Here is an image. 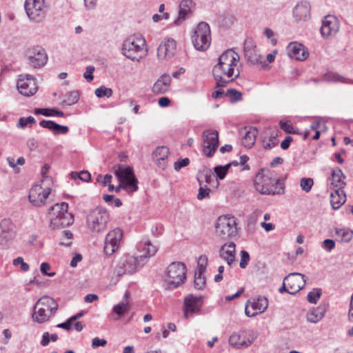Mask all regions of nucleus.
Returning <instances> with one entry per match:
<instances>
[{
	"label": "nucleus",
	"mask_w": 353,
	"mask_h": 353,
	"mask_svg": "<svg viewBox=\"0 0 353 353\" xmlns=\"http://www.w3.org/2000/svg\"><path fill=\"white\" fill-rule=\"evenodd\" d=\"M95 68L92 65H88L86 67V71L83 74V77L88 81L90 82L93 80L94 76H93V72L94 71Z\"/></svg>",
	"instance_id": "obj_61"
},
{
	"label": "nucleus",
	"mask_w": 353,
	"mask_h": 353,
	"mask_svg": "<svg viewBox=\"0 0 353 353\" xmlns=\"http://www.w3.org/2000/svg\"><path fill=\"white\" fill-rule=\"evenodd\" d=\"M244 55L251 65H257L261 63V55L256 49V44L251 38H247L244 41Z\"/></svg>",
	"instance_id": "obj_19"
},
{
	"label": "nucleus",
	"mask_w": 353,
	"mask_h": 353,
	"mask_svg": "<svg viewBox=\"0 0 353 353\" xmlns=\"http://www.w3.org/2000/svg\"><path fill=\"white\" fill-rule=\"evenodd\" d=\"M144 265L141 257L134 256L130 254L123 255L115 268V272L118 276L124 274H133Z\"/></svg>",
	"instance_id": "obj_10"
},
{
	"label": "nucleus",
	"mask_w": 353,
	"mask_h": 353,
	"mask_svg": "<svg viewBox=\"0 0 353 353\" xmlns=\"http://www.w3.org/2000/svg\"><path fill=\"white\" fill-rule=\"evenodd\" d=\"M186 267L183 263L173 262L167 268L166 279L167 290H173L178 288L186 279Z\"/></svg>",
	"instance_id": "obj_6"
},
{
	"label": "nucleus",
	"mask_w": 353,
	"mask_h": 353,
	"mask_svg": "<svg viewBox=\"0 0 353 353\" xmlns=\"http://www.w3.org/2000/svg\"><path fill=\"white\" fill-rule=\"evenodd\" d=\"M345 178L342 170L339 168H336L332 170V183L331 185L335 189H342L345 185L344 179Z\"/></svg>",
	"instance_id": "obj_35"
},
{
	"label": "nucleus",
	"mask_w": 353,
	"mask_h": 353,
	"mask_svg": "<svg viewBox=\"0 0 353 353\" xmlns=\"http://www.w3.org/2000/svg\"><path fill=\"white\" fill-rule=\"evenodd\" d=\"M35 122V119L32 116H29L28 117H21L19 120L17 126L21 128H24L27 126L28 124L34 123Z\"/></svg>",
	"instance_id": "obj_53"
},
{
	"label": "nucleus",
	"mask_w": 353,
	"mask_h": 353,
	"mask_svg": "<svg viewBox=\"0 0 353 353\" xmlns=\"http://www.w3.org/2000/svg\"><path fill=\"white\" fill-rule=\"evenodd\" d=\"M130 310L129 303L127 300H123L119 303L114 305L112 308L111 316L113 319L118 320Z\"/></svg>",
	"instance_id": "obj_36"
},
{
	"label": "nucleus",
	"mask_w": 353,
	"mask_h": 353,
	"mask_svg": "<svg viewBox=\"0 0 353 353\" xmlns=\"http://www.w3.org/2000/svg\"><path fill=\"white\" fill-rule=\"evenodd\" d=\"M123 232L119 228L109 232L105 237L104 252L108 255L112 254L119 248L122 239Z\"/></svg>",
	"instance_id": "obj_16"
},
{
	"label": "nucleus",
	"mask_w": 353,
	"mask_h": 353,
	"mask_svg": "<svg viewBox=\"0 0 353 353\" xmlns=\"http://www.w3.org/2000/svg\"><path fill=\"white\" fill-rule=\"evenodd\" d=\"M74 219L72 214H65V216H50V227L52 230L65 228L73 223Z\"/></svg>",
	"instance_id": "obj_31"
},
{
	"label": "nucleus",
	"mask_w": 353,
	"mask_h": 353,
	"mask_svg": "<svg viewBox=\"0 0 353 353\" xmlns=\"http://www.w3.org/2000/svg\"><path fill=\"white\" fill-rule=\"evenodd\" d=\"M323 80L327 82H342L344 83H352L351 79H345L336 72H327L323 76Z\"/></svg>",
	"instance_id": "obj_40"
},
{
	"label": "nucleus",
	"mask_w": 353,
	"mask_h": 353,
	"mask_svg": "<svg viewBox=\"0 0 353 353\" xmlns=\"http://www.w3.org/2000/svg\"><path fill=\"white\" fill-rule=\"evenodd\" d=\"M106 344H107V341L105 339L95 337L92 339V347L95 349L100 346L104 347Z\"/></svg>",
	"instance_id": "obj_62"
},
{
	"label": "nucleus",
	"mask_w": 353,
	"mask_h": 353,
	"mask_svg": "<svg viewBox=\"0 0 353 353\" xmlns=\"http://www.w3.org/2000/svg\"><path fill=\"white\" fill-rule=\"evenodd\" d=\"M34 113L35 114H42L46 117H51V116H58V117H63L64 113L62 111L56 110V109H50V108H35L34 110Z\"/></svg>",
	"instance_id": "obj_42"
},
{
	"label": "nucleus",
	"mask_w": 353,
	"mask_h": 353,
	"mask_svg": "<svg viewBox=\"0 0 353 353\" xmlns=\"http://www.w3.org/2000/svg\"><path fill=\"white\" fill-rule=\"evenodd\" d=\"M0 227L1 228L0 244L6 245L14 238V225L10 220L3 219L0 223Z\"/></svg>",
	"instance_id": "obj_23"
},
{
	"label": "nucleus",
	"mask_w": 353,
	"mask_h": 353,
	"mask_svg": "<svg viewBox=\"0 0 353 353\" xmlns=\"http://www.w3.org/2000/svg\"><path fill=\"white\" fill-rule=\"evenodd\" d=\"M203 274H199V271H195L194 274V287L197 290H202L205 285V278Z\"/></svg>",
	"instance_id": "obj_49"
},
{
	"label": "nucleus",
	"mask_w": 353,
	"mask_h": 353,
	"mask_svg": "<svg viewBox=\"0 0 353 353\" xmlns=\"http://www.w3.org/2000/svg\"><path fill=\"white\" fill-rule=\"evenodd\" d=\"M50 269V265L48 263L43 262L41 264L40 270L43 275L48 276H54L55 272H48V271Z\"/></svg>",
	"instance_id": "obj_59"
},
{
	"label": "nucleus",
	"mask_w": 353,
	"mask_h": 353,
	"mask_svg": "<svg viewBox=\"0 0 353 353\" xmlns=\"http://www.w3.org/2000/svg\"><path fill=\"white\" fill-rule=\"evenodd\" d=\"M256 336L252 333V338L245 339V331L241 330L239 332H233L232 335L229 338V343L236 348H240L242 347H248L250 346L254 341Z\"/></svg>",
	"instance_id": "obj_22"
},
{
	"label": "nucleus",
	"mask_w": 353,
	"mask_h": 353,
	"mask_svg": "<svg viewBox=\"0 0 353 353\" xmlns=\"http://www.w3.org/2000/svg\"><path fill=\"white\" fill-rule=\"evenodd\" d=\"M147 52L146 41L141 34L130 36L123 43L122 54L132 61H139Z\"/></svg>",
	"instance_id": "obj_2"
},
{
	"label": "nucleus",
	"mask_w": 353,
	"mask_h": 353,
	"mask_svg": "<svg viewBox=\"0 0 353 353\" xmlns=\"http://www.w3.org/2000/svg\"><path fill=\"white\" fill-rule=\"evenodd\" d=\"M335 247V242L332 239H325L322 243V248L327 252H331Z\"/></svg>",
	"instance_id": "obj_60"
},
{
	"label": "nucleus",
	"mask_w": 353,
	"mask_h": 353,
	"mask_svg": "<svg viewBox=\"0 0 353 353\" xmlns=\"http://www.w3.org/2000/svg\"><path fill=\"white\" fill-rule=\"evenodd\" d=\"M216 174V179H223L228 172H225V169H223V165H216L214 168Z\"/></svg>",
	"instance_id": "obj_58"
},
{
	"label": "nucleus",
	"mask_w": 353,
	"mask_h": 353,
	"mask_svg": "<svg viewBox=\"0 0 353 353\" xmlns=\"http://www.w3.org/2000/svg\"><path fill=\"white\" fill-rule=\"evenodd\" d=\"M28 64L34 68L43 67L48 61L46 50L40 46L30 48L28 51Z\"/></svg>",
	"instance_id": "obj_14"
},
{
	"label": "nucleus",
	"mask_w": 353,
	"mask_h": 353,
	"mask_svg": "<svg viewBox=\"0 0 353 353\" xmlns=\"http://www.w3.org/2000/svg\"><path fill=\"white\" fill-rule=\"evenodd\" d=\"M137 249L142 253L137 256L141 257L144 263L146 261V259L154 256L158 250L157 247L152 244L148 240H143L140 241L137 245Z\"/></svg>",
	"instance_id": "obj_26"
},
{
	"label": "nucleus",
	"mask_w": 353,
	"mask_h": 353,
	"mask_svg": "<svg viewBox=\"0 0 353 353\" xmlns=\"http://www.w3.org/2000/svg\"><path fill=\"white\" fill-rule=\"evenodd\" d=\"M223 75L224 74H222L221 73L213 72L214 78L216 81L215 86L216 88H223L227 86V85L230 82H232L234 79H236L238 77V76L239 75V72L235 76L234 78L230 77L229 78L230 79H225V77H223Z\"/></svg>",
	"instance_id": "obj_41"
},
{
	"label": "nucleus",
	"mask_w": 353,
	"mask_h": 353,
	"mask_svg": "<svg viewBox=\"0 0 353 353\" xmlns=\"http://www.w3.org/2000/svg\"><path fill=\"white\" fill-rule=\"evenodd\" d=\"M310 11V4L306 1H301L294 8V18L298 21H307L311 18Z\"/></svg>",
	"instance_id": "obj_20"
},
{
	"label": "nucleus",
	"mask_w": 353,
	"mask_h": 353,
	"mask_svg": "<svg viewBox=\"0 0 353 353\" xmlns=\"http://www.w3.org/2000/svg\"><path fill=\"white\" fill-rule=\"evenodd\" d=\"M339 30V23H322L320 32L323 37L328 39L334 36Z\"/></svg>",
	"instance_id": "obj_38"
},
{
	"label": "nucleus",
	"mask_w": 353,
	"mask_h": 353,
	"mask_svg": "<svg viewBox=\"0 0 353 353\" xmlns=\"http://www.w3.org/2000/svg\"><path fill=\"white\" fill-rule=\"evenodd\" d=\"M114 174L120 183L119 186L114 187L117 192H119L121 188L128 192H134L137 190L138 181L130 167L119 165L118 168L114 171Z\"/></svg>",
	"instance_id": "obj_3"
},
{
	"label": "nucleus",
	"mask_w": 353,
	"mask_h": 353,
	"mask_svg": "<svg viewBox=\"0 0 353 353\" xmlns=\"http://www.w3.org/2000/svg\"><path fill=\"white\" fill-rule=\"evenodd\" d=\"M336 235L341 239V241L349 242L352 239V232L346 228H336L335 229Z\"/></svg>",
	"instance_id": "obj_44"
},
{
	"label": "nucleus",
	"mask_w": 353,
	"mask_h": 353,
	"mask_svg": "<svg viewBox=\"0 0 353 353\" xmlns=\"http://www.w3.org/2000/svg\"><path fill=\"white\" fill-rule=\"evenodd\" d=\"M251 307L254 312L251 311L248 308L246 305L245 312L249 317H253L259 313L263 312L268 306V301L265 296H259L257 299L254 300L251 303Z\"/></svg>",
	"instance_id": "obj_25"
},
{
	"label": "nucleus",
	"mask_w": 353,
	"mask_h": 353,
	"mask_svg": "<svg viewBox=\"0 0 353 353\" xmlns=\"http://www.w3.org/2000/svg\"><path fill=\"white\" fill-rule=\"evenodd\" d=\"M236 225L234 216H220L215 223L216 235L222 239L234 237L238 233Z\"/></svg>",
	"instance_id": "obj_7"
},
{
	"label": "nucleus",
	"mask_w": 353,
	"mask_h": 353,
	"mask_svg": "<svg viewBox=\"0 0 353 353\" xmlns=\"http://www.w3.org/2000/svg\"><path fill=\"white\" fill-rule=\"evenodd\" d=\"M68 204L65 202L56 203L48 210L50 216H65V214H71L68 212Z\"/></svg>",
	"instance_id": "obj_37"
},
{
	"label": "nucleus",
	"mask_w": 353,
	"mask_h": 353,
	"mask_svg": "<svg viewBox=\"0 0 353 353\" xmlns=\"http://www.w3.org/2000/svg\"><path fill=\"white\" fill-rule=\"evenodd\" d=\"M322 294L321 289L316 288L307 295V301L310 303H316Z\"/></svg>",
	"instance_id": "obj_48"
},
{
	"label": "nucleus",
	"mask_w": 353,
	"mask_h": 353,
	"mask_svg": "<svg viewBox=\"0 0 353 353\" xmlns=\"http://www.w3.org/2000/svg\"><path fill=\"white\" fill-rule=\"evenodd\" d=\"M225 97H228L231 101V102H236L240 101L242 97V94L239 91L236 90L235 89H229L225 93Z\"/></svg>",
	"instance_id": "obj_50"
},
{
	"label": "nucleus",
	"mask_w": 353,
	"mask_h": 353,
	"mask_svg": "<svg viewBox=\"0 0 353 353\" xmlns=\"http://www.w3.org/2000/svg\"><path fill=\"white\" fill-rule=\"evenodd\" d=\"M203 152L208 157H212L219 146V133L216 130H206L202 134Z\"/></svg>",
	"instance_id": "obj_12"
},
{
	"label": "nucleus",
	"mask_w": 353,
	"mask_h": 353,
	"mask_svg": "<svg viewBox=\"0 0 353 353\" xmlns=\"http://www.w3.org/2000/svg\"><path fill=\"white\" fill-rule=\"evenodd\" d=\"M239 55L232 50L225 51L219 58L218 63L214 67L212 72L221 73L228 78L232 77L234 67L239 61Z\"/></svg>",
	"instance_id": "obj_5"
},
{
	"label": "nucleus",
	"mask_w": 353,
	"mask_h": 353,
	"mask_svg": "<svg viewBox=\"0 0 353 353\" xmlns=\"http://www.w3.org/2000/svg\"><path fill=\"white\" fill-rule=\"evenodd\" d=\"M192 43L199 51L203 52L209 48L211 43L209 23H198L192 36Z\"/></svg>",
	"instance_id": "obj_9"
},
{
	"label": "nucleus",
	"mask_w": 353,
	"mask_h": 353,
	"mask_svg": "<svg viewBox=\"0 0 353 353\" xmlns=\"http://www.w3.org/2000/svg\"><path fill=\"white\" fill-rule=\"evenodd\" d=\"M197 180L200 185H201L203 181L208 184H211L212 182H215L216 184V186H218L219 184L212 171L206 167H203L199 171L197 174Z\"/></svg>",
	"instance_id": "obj_32"
},
{
	"label": "nucleus",
	"mask_w": 353,
	"mask_h": 353,
	"mask_svg": "<svg viewBox=\"0 0 353 353\" xmlns=\"http://www.w3.org/2000/svg\"><path fill=\"white\" fill-rule=\"evenodd\" d=\"M250 254L245 250H242L241 252V261L239 263V266L241 268H245L250 261Z\"/></svg>",
	"instance_id": "obj_55"
},
{
	"label": "nucleus",
	"mask_w": 353,
	"mask_h": 353,
	"mask_svg": "<svg viewBox=\"0 0 353 353\" xmlns=\"http://www.w3.org/2000/svg\"><path fill=\"white\" fill-rule=\"evenodd\" d=\"M314 184L313 179L311 178H302L300 181V185L303 190L309 192Z\"/></svg>",
	"instance_id": "obj_52"
},
{
	"label": "nucleus",
	"mask_w": 353,
	"mask_h": 353,
	"mask_svg": "<svg viewBox=\"0 0 353 353\" xmlns=\"http://www.w3.org/2000/svg\"><path fill=\"white\" fill-rule=\"evenodd\" d=\"M208 264V257L206 255H201L198 259L197 268L196 271H199V274H203Z\"/></svg>",
	"instance_id": "obj_51"
},
{
	"label": "nucleus",
	"mask_w": 353,
	"mask_h": 353,
	"mask_svg": "<svg viewBox=\"0 0 353 353\" xmlns=\"http://www.w3.org/2000/svg\"><path fill=\"white\" fill-rule=\"evenodd\" d=\"M346 195L343 190L334 189L330 194V203L334 210L339 209L345 202Z\"/></svg>",
	"instance_id": "obj_33"
},
{
	"label": "nucleus",
	"mask_w": 353,
	"mask_h": 353,
	"mask_svg": "<svg viewBox=\"0 0 353 353\" xmlns=\"http://www.w3.org/2000/svg\"><path fill=\"white\" fill-rule=\"evenodd\" d=\"M66 97L67 98L62 101V103L66 105H72L77 103L79 99V94L77 90L68 92Z\"/></svg>",
	"instance_id": "obj_45"
},
{
	"label": "nucleus",
	"mask_w": 353,
	"mask_h": 353,
	"mask_svg": "<svg viewBox=\"0 0 353 353\" xmlns=\"http://www.w3.org/2000/svg\"><path fill=\"white\" fill-rule=\"evenodd\" d=\"M194 7V3L192 0H183L181 1L179 8L178 19L174 22H178V20H186L192 15V8Z\"/></svg>",
	"instance_id": "obj_30"
},
{
	"label": "nucleus",
	"mask_w": 353,
	"mask_h": 353,
	"mask_svg": "<svg viewBox=\"0 0 353 353\" xmlns=\"http://www.w3.org/2000/svg\"><path fill=\"white\" fill-rule=\"evenodd\" d=\"M201 296H194L192 294L188 295L184 299V317L189 318L190 313L199 312L202 305Z\"/></svg>",
	"instance_id": "obj_21"
},
{
	"label": "nucleus",
	"mask_w": 353,
	"mask_h": 353,
	"mask_svg": "<svg viewBox=\"0 0 353 353\" xmlns=\"http://www.w3.org/2000/svg\"><path fill=\"white\" fill-rule=\"evenodd\" d=\"M109 221L108 211L102 208H96L87 215L88 227L94 232H101L106 230Z\"/></svg>",
	"instance_id": "obj_8"
},
{
	"label": "nucleus",
	"mask_w": 353,
	"mask_h": 353,
	"mask_svg": "<svg viewBox=\"0 0 353 353\" xmlns=\"http://www.w3.org/2000/svg\"><path fill=\"white\" fill-rule=\"evenodd\" d=\"M190 163L188 158L179 159L174 163V168L176 171H179L182 168L187 166Z\"/></svg>",
	"instance_id": "obj_57"
},
{
	"label": "nucleus",
	"mask_w": 353,
	"mask_h": 353,
	"mask_svg": "<svg viewBox=\"0 0 353 353\" xmlns=\"http://www.w3.org/2000/svg\"><path fill=\"white\" fill-rule=\"evenodd\" d=\"M24 8L30 20L41 22L46 16L43 0H26Z\"/></svg>",
	"instance_id": "obj_11"
},
{
	"label": "nucleus",
	"mask_w": 353,
	"mask_h": 353,
	"mask_svg": "<svg viewBox=\"0 0 353 353\" xmlns=\"http://www.w3.org/2000/svg\"><path fill=\"white\" fill-rule=\"evenodd\" d=\"M288 54L291 58L299 61L305 60L309 53L305 47L297 42H291L288 46Z\"/></svg>",
	"instance_id": "obj_24"
},
{
	"label": "nucleus",
	"mask_w": 353,
	"mask_h": 353,
	"mask_svg": "<svg viewBox=\"0 0 353 353\" xmlns=\"http://www.w3.org/2000/svg\"><path fill=\"white\" fill-rule=\"evenodd\" d=\"M257 134L258 131L256 128H250L242 138L243 145L245 148H251L255 143Z\"/></svg>",
	"instance_id": "obj_39"
},
{
	"label": "nucleus",
	"mask_w": 353,
	"mask_h": 353,
	"mask_svg": "<svg viewBox=\"0 0 353 353\" xmlns=\"http://www.w3.org/2000/svg\"><path fill=\"white\" fill-rule=\"evenodd\" d=\"M326 307L323 305L313 307L307 314V321L310 323H316L324 317Z\"/></svg>",
	"instance_id": "obj_34"
},
{
	"label": "nucleus",
	"mask_w": 353,
	"mask_h": 353,
	"mask_svg": "<svg viewBox=\"0 0 353 353\" xmlns=\"http://www.w3.org/2000/svg\"><path fill=\"white\" fill-rule=\"evenodd\" d=\"M19 92L26 96L34 95L37 91V85L35 79L31 75H20L17 81Z\"/></svg>",
	"instance_id": "obj_15"
},
{
	"label": "nucleus",
	"mask_w": 353,
	"mask_h": 353,
	"mask_svg": "<svg viewBox=\"0 0 353 353\" xmlns=\"http://www.w3.org/2000/svg\"><path fill=\"white\" fill-rule=\"evenodd\" d=\"M254 185L256 190L261 194L275 195L284 193L283 181L265 174L262 170L256 174Z\"/></svg>",
	"instance_id": "obj_1"
},
{
	"label": "nucleus",
	"mask_w": 353,
	"mask_h": 353,
	"mask_svg": "<svg viewBox=\"0 0 353 353\" xmlns=\"http://www.w3.org/2000/svg\"><path fill=\"white\" fill-rule=\"evenodd\" d=\"M171 77L169 74H164L161 75L154 83L152 92L154 94H160L165 93L170 85Z\"/></svg>",
	"instance_id": "obj_29"
},
{
	"label": "nucleus",
	"mask_w": 353,
	"mask_h": 353,
	"mask_svg": "<svg viewBox=\"0 0 353 353\" xmlns=\"http://www.w3.org/2000/svg\"><path fill=\"white\" fill-rule=\"evenodd\" d=\"M293 141V138L291 136H287L285 139L281 143V148L283 150H287L289 148L290 143Z\"/></svg>",
	"instance_id": "obj_64"
},
{
	"label": "nucleus",
	"mask_w": 353,
	"mask_h": 353,
	"mask_svg": "<svg viewBox=\"0 0 353 353\" xmlns=\"http://www.w3.org/2000/svg\"><path fill=\"white\" fill-rule=\"evenodd\" d=\"M235 243L230 242L223 245L219 250V256L225 261L230 266L235 260Z\"/></svg>",
	"instance_id": "obj_27"
},
{
	"label": "nucleus",
	"mask_w": 353,
	"mask_h": 353,
	"mask_svg": "<svg viewBox=\"0 0 353 353\" xmlns=\"http://www.w3.org/2000/svg\"><path fill=\"white\" fill-rule=\"evenodd\" d=\"M39 124L42 128H47L54 134L57 124V123L50 120H42L40 121Z\"/></svg>",
	"instance_id": "obj_54"
},
{
	"label": "nucleus",
	"mask_w": 353,
	"mask_h": 353,
	"mask_svg": "<svg viewBox=\"0 0 353 353\" xmlns=\"http://www.w3.org/2000/svg\"><path fill=\"white\" fill-rule=\"evenodd\" d=\"M94 94L99 98H103L105 97L109 98L112 96L113 90L111 88L101 85L95 90Z\"/></svg>",
	"instance_id": "obj_47"
},
{
	"label": "nucleus",
	"mask_w": 353,
	"mask_h": 353,
	"mask_svg": "<svg viewBox=\"0 0 353 353\" xmlns=\"http://www.w3.org/2000/svg\"><path fill=\"white\" fill-rule=\"evenodd\" d=\"M279 143V141L276 138V134H272L268 139L264 138L262 141L263 148L265 150H270L275 146H276Z\"/></svg>",
	"instance_id": "obj_46"
},
{
	"label": "nucleus",
	"mask_w": 353,
	"mask_h": 353,
	"mask_svg": "<svg viewBox=\"0 0 353 353\" xmlns=\"http://www.w3.org/2000/svg\"><path fill=\"white\" fill-rule=\"evenodd\" d=\"M50 192V188H43L41 185H35L30 190L29 201L35 207L43 206L46 203V200Z\"/></svg>",
	"instance_id": "obj_13"
},
{
	"label": "nucleus",
	"mask_w": 353,
	"mask_h": 353,
	"mask_svg": "<svg viewBox=\"0 0 353 353\" xmlns=\"http://www.w3.org/2000/svg\"><path fill=\"white\" fill-rule=\"evenodd\" d=\"M40 306H46L51 314H55L58 309V304L53 298L44 296L39 299L34 305L32 314L33 320L39 323H43L48 321L50 318L46 312V309Z\"/></svg>",
	"instance_id": "obj_4"
},
{
	"label": "nucleus",
	"mask_w": 353,
	"mask_h": 353,
	"mask_svg": "<svg viewBox=\"0 0 353 353\" xmlns=\"http://www.w3.org/2000/svg\"><path fill=\"white\" fill-rule=\"evenodd\" d=\"M69 128L66 125H61L59 124H57L56 131L54 134H65L68 132Z\"/></svg>",
	"instance_id": "obj_63"
},
{
	"label": "nucleus",
	"mask_w": 353,
	"mask_h": 353,
	"mask_svg": "<svg viewBox=\"0 0 353 353\" xmlns=\"http://www.w3.org/2000/svg\"><path fill=\"white\" fill-rule=\"evenodd\" d=\"M170 154L168 147L159 146L152 153V158L157 162L159 168L164 170L167 165V159Z\"/></svg>",
	"instance_id": "obj_28"
},
{
	"label": "nucleus",
	"mask_w": 353,
	"mask_h": 353,
	"mask_svg": "<svg viewBox=\"0 0 353 353\" xmlns=\"http://www.w3.org/2000/svg\"><path fill=\"white\" fill-rule=\"evenodd\" d=\"M280 128L286 133L293 134H301L302 132L296 127H294L290 122L280 121Z\"/></svg>",
	"instance_id": "obj_43"
},
{
	"label": "nucleus",
	"mask_w": 353,
	"mask_h": 353,
	"mask_svg": "<svg viewBox=\"0 0 353 353\" xmlns=\"http://www.w3.org/2000/svg\"><path fill=\"white\" fill-rule=\"evenodd\" d=\"M285 281L289 287V294H295L305 285V275L301 273L292 272L285 276Z\"/></svg>",
	"instance_id": "obj_18"
},
{
	"label": "nucleus",
	"mask_w": 353,
	"mask_h": 353,
	"mask_svg": "<svg viewBox=\"0 0 353 353\" xmlns=\"http://www.w3.org/2000/svg\"><path fill=\"white\" fill-rule=\"evenodd\" d=\"M176 41L172 39H165L157 49V57L159 60L170 59L176 54Z\"/></svg>",
	"instance_id": "obj_17"
},
{
	"label": "nucleus",
	"mask_w": 353,
	"mask_h": 353,
	"mask_svg": "<svg viewBox=\"0 0 353 353\" xmlns=\"http://www.w3.org/2000/svg\"><path fill=\"white\" fill-rule=\"evenodd\" d=\"M210 192V189L205 185V187H203L201 185L199 193L197 194V199L199 200H202L205 198H207L209 196Z\"/></svg>",
	"instance_id": "obj_56"
}]
</instances>
